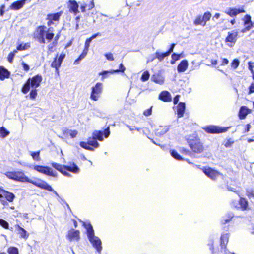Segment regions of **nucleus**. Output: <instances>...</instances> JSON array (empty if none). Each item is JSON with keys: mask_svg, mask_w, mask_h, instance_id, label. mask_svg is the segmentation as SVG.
<instances>
[{"mask_svg": "<svg viewBox=\"0 0 254 254\" xmlns=\"http://www.w3.org/2000/svg\"><path fill=\"white\" fill-rule=\"evenodd\" d=\"M5 175L10 179L20 182H28L42 189L51 191H53L56 195H58L57 192L53 190V188L47 183L39 179L32 180L26 176L23 171H9Z\"/></svg>", "mask_w": 254, "mask_h": 254, "instance_id": "f257e3e1", "label": "nucleus"}, {"mask_svg": "<svg viewBox=\"0 0 254 254\" xmlns=\"http://www.w3.org/2000/svg\"><path fill=\"white\" fill-rule=\"evenodd\" d=\"M110 134L109 128L108 127L104 132L100 131H95L92 134V137H89L88 139L87 142H81L80 146L86 150L90 151H94V148H98L99 146V143L97 142V140L99 141H103V135H104L105 138H107Z\"/></svg>", "mask_w": 254, "mask_h": 254, "instance_id": "f03ea898", "label": "nucleus"}, {"mask_svg": "<svg viewBox=\"0 0 254 254\" xmlns=\"http://www.w3.org/2000/svg\"><path fill=\"white\" fill-rule=\"evenodd\" d=\"M80 222L86 230L87 236L89 242L97 252L100 253L102 249L101 241L99 237L95 235L94 231L90 222L87 220L84 221L81 220Z\"/></svg>", "mask_w": 254, "mask_h": 254, "instance_id": "7ed1b4c3", "label": "nucleus"}, {"mask_svg": "<svg viewBox=\"0 0 254 254\" xmlns=\"http://www.w3.org/2000/svg\"><path fill=\"white\" fill-rule=\"evenodd\" d=\"M34 35L40 43H46V40L50 42L53 38L54 34L51 28L47 30L46 26H40L36 29Z\"/></svg>", "mask_w": 254, "mask_h": 254, "instance_id": "20e7f679", "label": "nucleus"}, {"mask_svg": "<svg viewBox=\"0 0 254 254\" xmlns=\"http://www.w3.org/2000/svg\"><path fill=\"white\" fill-rule=\"evenodd\" d=\"M52 166L64 175L66 177H71V174L68 171L74 174H78L80 172L79 168L74 163H70L68 165H61L57 163L52 162L51 163Z\"/></svg>", "mask_w": 254, "mask_h": 254, "instance_id": "39448f33", "label": "nucleus"}, {"mask_svg": "<svg viewBox=\"0 0 254 254\" xmlns=\"http://www.w3.org/2000/svg\"><path fill=\"white\" fill-rule=\"evenodd\" d=\"M42 80V77L40 75H37L31 78H29L22 88V92L24 94L28 93L30 87L32 88H37L38 87Z\"/></svg>", "mask_w": 254, "mask_h": 254, "instance_id": "423d86ee", "label": "nucleus"}, {"mask_svg": "<svg viewBox=\"0 0 254 254\" xmlns=\"http://www.w3.org/2000/svg\"><path fill=\"white\" fill-rule=\"evenodd\" d=\"M91 90L90 98L94 101H98L103 91L102 83L100 82L97 83L95 86L91 87Z\"/></svg>", "mask_w": 254, "mask_h": 254, "instance_id": "0eeeda50", "label": "nucleus"}, {"mask_svg": "<svg viewBox=\"0 0 254 254\" xmlns=\"http://www.w3.org/2000/svg\"><path fill=\"white\" fill-rule=\"evenodd\" d=\"M32 168L39 173L48 176L55 177L57 176V173L49 167L34 165Z\"/></svg>", "mask_w": 254, "mask_h": 254, "instance_id": "6e6552de", "label": "nucleus"}, {"mask_svg": "<svg viewBox=\"0 0 254 254\" xmlns=\"http://www.w3.org/2000/svg\"><path fill=\"white\" fill-rule=\"evenodd\" d=\"M230 127H222L217 126L210 125L206 126L203 129L209 133H221L226 132Z\"/></svg>", "mask_w": 254, "mask_h": 254, "instance_id": "1a4fd4ad", "label": "nucleus"}, {"mask_svg": "<svg viewBox=\"0 0 254 254\" xmlns=\"http://www.w3.org/2000/svg\"><path fill=\"white\" fill-rule=\"evenodd\" d=\"M211 17V14L209 12L204 13L203 15L198 16L194 21V24L195 25H201L205 26L206 22L209 21Z\"/></svg>", "mask_w": 254, "mask_h": 254, "instance_id": "9d476101", "label": "nucleus"}, {"mask_svg": "<svg viewBox=\"0 0 254 254\" xmlns=\"http://www.w3.org/2000/svg\"><path fill=\"white\" fill-rule=\"evenodd\" d=\"M189 145L191 149L196 153H199L203 150V147L199 139L190 140Z\"/></svg>", "mask_w": 254, "mask_h": 254, "instance_id": "9b49d317", "label": "nucleus"}, {"mask_svg": "<svg viewBox=\"0 0 254 254\" xmlns=\"http://www.w3.org/2000/svg\"><path fill=\"white\" fill-rule=\"evenodd\" d=\"M238 32L235 30L228 33V35L225 38V41L227 43V45L229 47H232L235 44L238 38Z\"/></svg>", "mask_w": 254, "mask_h": 254, "instance_id": "f8f14e48", "label": "nucleus"}, {"mask_svg": "<svg viewBox=\"0 0 254 254\" xmlns=\"http://www.w3.org/2000/svg\"><path fill=\"white\" fill-rule=\"evenodd\" d=\"M80 232L78 230L71 228L68 230L66 234V238L70 242L78 241L80 239Z\"/></svg>", "mask_w": 254, "mask_h": 254, "instance_id": "ddd939ff", "label": "nucleus"}, {"mask_svg": "<svg viewBox=\"0 0 254 254\" xmlns=\"http://www.w3.org/2000/svg\"><path fill=\"white\" fill-rule=\"evenodd\" d=\"M202 169L204 174L212 180H215L220 175L219 172L211 168H203Z\"/></svg>", "mask_w": 254, "mask_h": 254, "instance_id": "4468645a", "label": "nucleus"}, {"mask_svg": "<svg viewBox=\"0 0 254 254\" xmlns=\"http://www.w3.org/2000/svg\"><path fill=\"white\" fill-rule=\"evenodd\" d=\"M67 6L69 9V11L70 12L73 13L74 15H76L79 13V5L75 0H69L67 2Z\"/></svg>", "mask_w": 254, "mask_h": 254, "instance_id": "2eb2a0df", "label": "nucleus"}, {"mask_svg": "<svg viewBox=\"0 0 254 254\" xmlns=\"http://www.w3.org/2000/svg\"><path fill=\"white\" fill-rule=\"evenodd\" d=\"M61 15V12H58L56 13L48 14L47 17V20H48V25L50 26L52 24H54V22L58 21Z\"/></svg>", "mask_w": 254, "mask_h": 254, "instance_id": "dca6fc26", "label": "nucleus"}, {"mask_svg": "<svg viewBox=\"0 0 254 254\" xmlns=\"http://www.w3.org/2000/svg\"><path fill=\"white\" fill-rule=\"evenodd\" d=\"M245 12L243 8H229L226 9L225 13L231 17H234L241 13Z\"/></svg>", "mask_w": 254, "mask_h": 254, "instance_id": "f3484780", "label": "nucleus"}, {"mask_svg": "<svg viewBox=\"0 0 254 254\" xmlns=\"http://www.w3.org/2000/svg\"><path fill=\"white\" fill-rule=\"evenodd\" d=\"M170 129L168 126H160L155 131V133L157 136H161L167 133Z\"/></svg>", "mask_w": 254, "mask_h": 254, "instance_id": "a211bd4d", "label": "nucleus"}, {"mask_svg": "<svg viewBox=\"0 0 254 254\" xmlns=\"http://www.w3.org/2000/svg\"><path fill=\"white\" fill-rule=\"evenodd\" d=\"M26 0H22L13 2L10 6L11 10H17L22 8L25 4Z\"/></svg>", "mask_w": 254, "mask_h": 254, "instance_id": "6ab92c4d", "label": "nucleus"}, {"mask_svg": "<svg viewBox=\"0 0 254 254\" xmlns=\"http://www.w3.org/2000/svg\"><path fill=\"white\" fill-rule=\"evenodd\" d=\"M189 65L188 62L186 60H183L178 64L177 70L178 72H184L188 68Z\"/></svg>", "mask_w": 254, "mask_h": 254, "instance_id": "aec40b11", "label": "nucleus"}, {"mask_svg": "<svg viewBox=\"0 0 254 254\" xmlns=\"http://www.w3.org/2000/svg\"><path fill=\"white\" fill-rule=\"evenodd\" d=\"M159 99L164 102H170L172 100L170 93L166 91H162L159 95Z\"/></svg>", "mask_w": 254, "mask_h": 254, "instance_id": "412c9836", "label": "nucleus"}, {"mask_svg": "<svg viewBox=\"0 0 254 254\" xmlns=\"http://www.w3.org/2000/svg\"><path fill=\"white\" fill-rule=\"evenodd\" d=\"M120 69H117V70H110L109 71H104L103 72H100V75H104L106 74H114V73L119 72H122L123 73L124 72V71L126 70V68L122 64H121L119 65Z\"/></svg>", "mask_w": 254, "mask_h": 254, "instance_id": "4be33fe9", "label": "nucleus"}, {"mask_svg": "<svg viewBox=\"0 0 254 254\" xmlns=\"http://www.w3.org/2000/svg\"><path fill=\"white\" fill-rule=\"evenodd\" d=\"M186 106L185 103L180 102L177 107V112L178 118L183 116Z\"/></svg>", "mask_w": 254, "mask_h": 254, "instance_id": "5701e85b", "label": "nucleus"}, {"mask_svg": "<svg viewBox=\"0 0 254 254\" xmlns=\"http://www.w3.org/2000/svg\"><path fill=\"white\" fill-rule=\"evenodd\" d=\"M77 131L75 130L66 129L63 132V135L66 138H75L77 135Z\"/></svg>", "mask_w": 254, "mask_h": 254, "instance_id": "b1692460", "label": "nucleus"}, {"mask_svg": "<svg viewBox=\"0 0 254 254\" xmlns=\"http://www.w3.org/2000/svg\"><path fill=\"white\" fill-rule=\"evenodd\" d=\"M16 230L18 234L22 238L27 239L29 237V233L23 228L19 225L16 226Z\"/></svg>", "mask_w": 254, "mask_h": 254, "instance_id": "393cba45", "label": "nucleus"}, {"mask_svg": "<svg viewBox=\"0 0 254 254\" xmlns=\"http://www.w3.org/2000/svg\"><path fill=\"white\" fill-rule=\"evenodd\" d=\"M151 80L159 85H162L164 83V78L158 74L153 75L151 77Z\"/></svg>", "mask_w": 254, "mask_h": 254, "instance_id": "a878e982", "label": "nucleus"}, {"mask_svg": "<svg viewBox=\"0 0 254 254\" xmlns=\"http://www.w3.org/2000/svg\"><path fill=\"white\" fill-rule=\"evenodd\" d=\"M251 110L247 108L246 106H242L241 107L239 111V118L241 119L245 118L248 114L251 112Z\"/></svg>", "mask_w": 254, "mask_h": 254, "instance_id": "bb28decb", "label": "nucleus"}, {"mask_svg": "<svg viewBox=\"0 0 254 254\" xmlns=\"http://www.w3.org/2000/svg\"><path fill=\"white\" fill-rule=\"evenodd\" d=\"M239 204L240 209L242 210L249 209L248 202L245 198L240 197L239 199Z\"/></svg>", "mask_w": 254, "mask_h": 254, "instance_id": "cd10ccee", "label": "nucleus"}, {"mask_svg": "<svg viewBox=\"0 0 254 254\" xmlns=\"http://www.w3.org/2000/svg\"><path fill=\"white\" fill-rule=\"evenodd\" d=\"M1 193L2 194V196H4V198H5L9 202L13 201L15 197L14 194L5 190L2 191Z\"/></svg>", "mask_w": 254, "mask_h": 254, "instance_id": "c85d7f7f", "label": "nucleus"}, {"mask_svg": "<svg viewBox=\"0 0 254 254\" xmlns=\"http://www.w3.org/2000/svg\"><path fill=\"white\" fill-rule=\"evenodd\" d=\"M9 72L7 69L2 66H0V79L3 80L9 77Z\"/></svg>", "mask_w": 254, "mask_h": 254, "instance_id": "c756f323", "label": "nucleus"}, {"mask_svg": "<svg viewBox=\"0 0 254 254\" xmlns=\"http://www.w3.org/2000/svg\"><path fill=\"white\" fill-rule=\"evenodd\" d=\"M242 20L244 22V25L245 26H249L250 28L253 26V22L251 21V17L250 15H246L243 17Z\"/></svg>", "mask_w": 254, "mask_h": 254, "instance_id": "7c9ffc66", "label": "nucleus"}, {"mask_svg": "<svg viewBox=\"0 0 254 254\" xmlns=\"http://www.w3.org/2000/svg\"><path fill=\"white\" fill-rule=\"evenodd\" d=\"M155 58L158 59L160 61H162L165 57L169 56L168 53H160L158 51H156L155 54Z\"/></svg>", "mask_w": 254, "mask_h": 254, "instance_id": "2f4dec72", "label": "nucleus"}, {"mask_svg": "<svg viewBox=\"0 0 254 254\" xmlns=\"http://www.w3.org/2000/svg\"><path fill=\"white\" fill-rule=\"evenodd\" d=\"M61 64L62 62L58 60L56 57L54 61L52 63L51 66L52 67L56 68V72L58 73V68L60 67Z\"/></svg>", "mask_w": 254, "mask_h": 254, "instance_id": "473e14b6", "label": "nucleus"}, {"mask_svg": "<svg viewBox=\"0 0 254 254\" xmlns=\"http://www.w3.org/2000/svg\"><path fill=\"white\" fill-rule=\"evenodd\" d=\"M10 132L4 127H0V137L5 138L9 134Z\"/></svg>", "mask_w": 254, "mask_h": 254, "instance_id": "72a5a7b5", "label": "nucleus"}, {"mask_svg": "<svg viewBox=\"0 0 254 254\" xmlns=\"http://www.w3.org/2000/svg\"><path fill=\"white\" fill-rule=\"evenodd\" d=\"M228 239L229 236L228 234L226 233L222 235L221 237V245L222 247L225 246L228 241Z\"/></svg>", "mask_w": 254, "mask_h": 254, "instance_id": "f704fd0d", "label": "nucleus"}, {"mask_svg": "<svg viewBox=\"0 0 254 254\" xmlns=\"http://www.w3.org/2000/svg\"><path fill=\"white\" fill-rule=\"evenodd\" d=\"M30 47L29 43H21L19 44L17 47V50L19 51H22L28 49Z\"/></svg>", "mask_w": 254, "mask_h": 254, "instance_id": "c9c22d12", "label": "nucleus"}, {"mask_svg": "<svg viewBox=\"0 0 254 254\" xmlns=\"http://www.w3.org/2000/svg\"><path fill=\"white\" fill-rule=\"evenodd\" d=\"M40 151L37 152H31L30 155L34 160L39 161L40 160Z\"/></svg>", "mask_w": 254, "mask_h": 254, "instance_id": "e433bc0d", "label": "nucleus"}, {"mask_svg": "<svg viewBox=\"0 0 254 254\" xmlns=\"http://www.w3.org/2000/svg\"><path fill=\"white\" fill-rule=\"evenodd\" d=\"M150 77V74L148 71H145L142 73L141 80L143 82L147 81Z\"/></svg>", "mask_w": 254, "mask_h": 254, "instance_id": "4c0bfd02", "label": "nucleus"}, {"mask_svg": "<svg viewBox=\"0 0 254 254\" xmlns=\"http://www.w3.org/2000/svg\"><path fill=\"white\" fill-rule=\"evenodd\" d=\"M171 155L172 157L177 160H181L182 159L181 156L175 150H172L170 151Z\"/></svg>", "mask_w": 254, "mask_h": 254, "instance_id": "58836bf2", "label": "nucleus"}, {"mask_svg": "<svg viewBox=\"0 0 254 254\" xmlns=\"http://www.w3.org/2000/svg\"><path fill=\"white\" fill-rule=\"evenodd\" d=\"M233 217L232 214H229L228 216H225L221 220L223 224H226L229 222Z\"/></svg>", "mask_w": 254, "mask_h": 254, "instance_id": "ea45409f", "label": "nucleus"}, {"mask_svg": "<svg viewBox=\"0 0 254 254\" xmlns=\"http://www.w3.org/2000/svg\"><path fill=\"white\" fill-rule=\"evenodd\" d=\"M36 89V88H32L30 93L29 96L31 99H35L37 96V90Z\"/></svg>", "mask_w": 254, "mask_h": 254, "instance_id": "a19ab883", "label": "nucleus"}, {"mask_svg": "<svg viewBox=\"0 0 254 254\" xmlns=\"http://www.w3.org/2000/svg\"><path fill=\"white\" fill-rule=\"evenodd\" d=\"M9 254H18V249L15 247H10L8 249Z\"/></svg>", "mask_w": 254, "mask_h": 254, "instance_id": "79ce46f5", "label": "nucleus"}, {"mask_svg": "<svg viewBox=\"0 0 254 254\" xmlns=\"http://www.w3.org/2000/svg\"><path fill=\"white\" fill-rule=\"evenodd\" d=\"M184 56H183L182 54H177L176 53H173L172 55L171 58L173 60H174V61H178L180 59V58H183Z\"/></svg>", "mask_w": 254, "mask_h": 254, "instance_id": "37998d69", "label": "nucleus"}, {"mask_svg": "<svg viewBox=\"0 0 254 254\" xmlns=\"http://www.w3.org/2000/svg\"><path fill=\"white\" fill-rule=\"evenodd\" d=\"M239 64V61L238 59H234L231 63V66L234 69H236Z\"/></svg>", "mask_w": 254, "mask_h": 254, "instance_id": "c03bdc74", "label": "nucleus"}, {"mask_svg": "<svg viewBox=\"0 0 254 254\" xmlns=\"http://www.w3.org/2000/svg\"><path fill=\"white\" fill-rule=\"evenodd\" d=\"M0 225L5 229H8L9 227L8 223L1 219H0Z\"/></svg>", "mask_w": 254, "mask_h": 254, "instance_id": "a18cd8bd", "label": "nucleus"}, {"mask_svg": "<svg viewBox=\"0 0 254 254\" xmlns=\"http://www.w3.org/2000/svg\"><path fill=\"white\" fill-rule=\"evenodd\" d=\"M231 206L237 209H240L239 200H232L231 203Z\"/></svg>", "mask_w": 254, "mask_h": 254, "instance_id": "49530a36", "label": "nucleus"}, {"mask_svg": "<svg viewBox=\"0 0 254 254\" xmlns=\"http://www.w3.org/2000/svg\"><path fill=\"white\" fill-rule=\"evenodd\" d=\"M105 56L108 61H112L114 60L113 55L111 53L105 54Z\"/></svg>", "mask_w": 254, "mask_h": 254, "instance_id": "de8ad7c7", "label": "nucleus"}, {"mask_svg": "<svg viewBox=\"0 0 254 254\" xmlns=\"http://www.w3.org/2000/svg\"><path fill=\"white\" fill-rule=\"evenodd\" d=\"M16 52L17 51L14 50L13 52H11L9 54L8 58L9 62L11 63L12 62L14 56Z\"/></svg>", "mask_w": 254, "mask_h": 254, "instance_id": "09e8293b", "label": "nucleus"}, {"mask_svg": "<svg viewBox=\"0 0 254 254\" xmlns=\"http://www.w3.org/2000/svg\"><path fill=\"white\" fill-rule=\"evenodd\" d=\"M21 65L23 67V70H24L25 71H28L29 70V66L27 64L25 63L24 62H22L21 63Z\"/></svg>", "mask_w": 254, "mask_h": 254, "instance_id": "8fccbe9b", "label": "nucleus"}, {"mask_svg": "<svg viewBox=\"0 0 254 254\" xmlns=\"http://www.w3.org/2000/svg\"><path fill=\"white\" fill-rule=\"evenodd\" d=\"M152 114V107L148 109L145 110L143 112V115L145 116H148Z\"/></svg>", "mask_w": 254, "mask_h": 254, "instance_id": "3c124183", "label": "nucleus"}, {"mask_svg": "<svg viewBox=\"0 0 254 254\" xmlns=\"http://www.w3.org/2000/svg\"><path fill=\"white\" fill-rule=\"evenodd\" d=\"M233 143H234V142L233 141L231 140L230 139H229L226 141V142H225V143L224 144V146L226 148H229L232 146V145Z\"/></svg>", "mask_w": 254, "mask_h": 254, "instance_id": "603ef678", "label": "nucleus"}, {"mask_svg": "<svg viewBox=\"0 0 254 254\" xmlns=\"http://www.w3.org/2000/svg\"><path fill=\"white\" fill-rule=\"evenodd\" d=\"M127 127L130 131L137 130L138 131H139L140 130V128H137L135 126L127 125Z\"/></svg>", "mask_w": 254, "mask_h": 254, "instance_id": "864d4df0", "label": "nucleus"}, {"mask_svg": "<svg viewBox=\"0 0 254 254\" xmlns=\"http://www.w3.org/2000/svg\"><path fill=\"white\" fill-rule=\"evenodd\" d=\"M247 195L250 198L251 197H254V194L253 191L251 190H248L247 191Z\"/></svg>", "mask_w": 254, "mask_h": 254, "instance_id": "5fc2aeb1", "label": "nucleus"}, {"mask_svg": "<svg viewBox=\"0 0 254 254\" xmlns=\"http://www.w3.org/2000/svg\"><path fill=\"white\" fill-rule=\"evenodd\" d=\"M91 40L90 38L87 39L85 42V48L88 49L90 46V43L91 42Z\"/></svg>", "mask_w": 254, "mask_h": 254, "instance_id": "6e6d98bb", "label": "nucleus"}, {"mask_svg": "<svg viewBox=\"0 0 254 254\" xmlns=\"http://www.w3.org/2000/svg\"><path fill=\"white\" fill-rule=\"evenodd\" d=\"M176 44H172L171 45V47L169 49V50H168V51L167 52V53H168V55H169L172 52H173V50H174V47L175 46Z\"/></svg>", "mask_w": 254, "mask_h": 254, "instance_id": "4d7b16f0", "label": "nucleus"}, {"mask_svg": "<svg viewBox=\"0 0 254 254\" xmlns=\"http://www.w3.org/2000/svg\"><path fill=\"white\" fill-rule=\"evenodd\" d=\"M254 92V83L251 84L249 87V94H251Z\"/></svg>", "mask_w": 254, "mask_h": 254, "instance_id": "13d9d810", "label": "nucleus"}, {"mask_svg": "<svg viewBox=\"0 0 254 254\" xmlns=\"http://www.w3.org/2000/svg\"><path fill=\"white\" fill-rule=\"evenodd\" d=\"M251 28H250V26H245V27L244 29H242L241 31L242 33H245L247 31H250L251 29Z\"/></svg>", "mask_w": 254, "mask_h": 254, "instance_id": "bf43d9fd", "label": "nucleus"}, {"mask_svg": "<svg viewBox=\"0 0 254 254\" xmlns=\"http://www.w3.org/2000/svg\"><path fill=\"white\" fill-rule=\"evenodd\" d=\"M229 63V61L228 59L226 58L222 59V61L221 63V65H225Z\"/></svg>", "mask_w": 254, "mask_h": 254, "instance_id": "052dcab7", "label": "nucleus"}, {"mask_svg": "<svg viewBox=\"0 0 254 254\" xmlns=\"http://www.w3.org/2000/svg\"><path fill=\"white\" fill-rule=\"evenodd\" d=\"M3 198H4V196H2V194L1 193V194H0V201H1V202L3 205H5L6 204H7V202L4 200H3Z\"/></svg>", "mask_w": 254, "mask_h": 254, "instance_id": "680f3d73", "label": "nucleus"}, {"mask_svg": "<svg viewBox=\"0 0 254 254\" xmlns=\"http://www.w3.org/2000/svg\"><path fill=\"white\" fill-rule=\"evenodd\" d=\"M64 57H65V54H61L59 56V57L58 58H57V59L62 63V61H63V59L64 58Z\"/></svg>", "mask_w": 254, "mask_h": 254, "instance_id": "e2e57ef3", "label": "nucleus"}, {"mask_svg": "<svg viewBox=\"0 0 254 254\" xmlns=\"http://www.w3.org/2000/svg\"><path fill=\"white\" fill-rule=\"evenodd\" d=\"M55 44L53 43H52V44H50L48 45V50L51 51V52H52L53 51V48L55 46Z\"/></svg>", "mask_w": 254, "mask_h": 254, "instance_id": "0e129e2a", "label": "nucleus"}, {"mask_svg": "<svg viewBox=\"0 0 254 254\" xmlns=\"http://www.w3.org/2000/svg\"><path fill=\"white\" fill-rule=\"evenodd\" d=\"M179 98H180V96L179 95H177L174 98V100H173V102H174V103L175 104H176L179 100Z\"/></svg>", "mask_w": 254, "mask_h": 254, "instance_id": "69168bd1", "label": "nucleus"}, {"mask_svg": "<svg viewBox=\"0 0 254 254\" xmlns=\"http://www.w3.org/2000/svg\"><path fill=\"white\" fill-rule=\"evenodd\" d=\"M99 35H100V34L99 33H97L93 35H92L91 37H90L89 38L92 40L93 39H94V38H95L96 37H97Z\"/></svg>", "mask_w": 254, "mask_h": 254, "instance_id": "338daca9", "label": "nucleus"}, {"mask_svg": "<svg viewBox=\"0 0 254 254\" xmlns=\"http://www.w3.org/2000/svg\"><path fill=\"white\" fill-rule=\"evenodd\" d=\"M5 6L4 5H2L1 7H0V15L1 16H3V14H4V10H3V9L4 8Z\"/></svg>", "mask_w": 254, "mask_h": 254, "instance_id": "774afa93", "label": "nucleus"}]
</instances>
